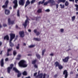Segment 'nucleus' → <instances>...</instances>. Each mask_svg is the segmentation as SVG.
<instances>
[{"mask_svg":"<svg viewBox=\"0 0 78 78\" xmlns=\"http://www.w3.org/2000/svg\"><path fill=\"white\" fill-rule=\"evenodd\" d=\"M9 56V53L7 52V56Z\"/></svg>","mask_w":78,"mask_h":78,"instance_id":"52","label":"nucleus"},{"mask_svg":"<svg viewBox=\"0 0 78 78\" xmlns=\"http://www.w3.org/2000/svg\"><path fill=\"white\" fill-rule=\"evenodd\" d=\"M20 45L19 44H18V46H16V49H17V50H19V46H20Z\"/></svg>","mask_w":78,"mask_h":78,"instance_id":"39","label":"nucleus"},{"mask_svg":"<svg viewBox=\"0 0 78 78\" xmlns=\"http://www.w3.org/2000/svg\"><path fill=\"white\" fill-rule=\"evenodd\" d=\"M37 73H34V76H36V75H37Z\"/></svg>","mask_w":78,"mask_h":78,"instance_id":"48","label":"nucleus"},{"mask_svg":"<svg viewBox=\"0 0 78 78\" xmlns=\"http://www.w3.org/2000/svg\"><path fill=\"white\" fill-rule=\"evenodd\" d=\"M23 75H24L25 76H27V72L26 71H24L23 73Z\"/></svg>","mask_w":78,"mask_h":78,"instance_id":"28","label":"nucleus"},{"mask_svg":"<svg viewBox=\"0 0 78 78\" xmlns=\"http://www.w3.org/2000/svg\"><path fill=\"white\" fill-rule=\"evenodd\" d=\"M60 31L61 33H62V32H64V29H60Z\"/></svg>","mask_w":78,"mask_h":78,"instance_id":"46","label":"nucleus"},{"mask_svg":"<svg viewBox=\"0 0 78 78\" xmlns=\"http://www.w3.org/2000/svg\"><path fill=\"white\" fill-rule=\"evenodd\" d=\"M77 2H78V0H75L76 3H77Z\"/></svg>","mask_w":78,"mask_h":78,"instance_id":"56","label":"nucleus"},{"mask_svg":"<svg viewBox=\"0 0 78 78\" xmlns=\"http://www.w3.org/2000/svg\"><path fill=\"white\" fill-rule=\"evenodd\" d=\"M34 33L36 34V36H39L40 34V32L37 31V29H35L34 30Z\"/></svg>","mask_w":78,"mask_h":78,"instance_id":"13","label":"nucleus"},{"mask_svg":"<svg viewBox=\"0 0 78 78\" xmlns=\"http://www.w3.org/2000/svg\"><path fill=\"white\" fill-rule=\"evenodd\" d=\"M9 9H12V7L11 6H10L9 7Z\"/></svg>","mask_w":78,"mask_h":78,"instance_id":"60","label":"nucleus"},{"mask_svg":"<svg viewBox=\"0 0 78 78\" xmlns=\"http://www.w3.org/2000/svg\"><path fill=\"white\" fill-rule=\"evenodd\" d=\"M25 61L23 60H21L19 63V65L20 67H27L28 66V64H25Z\"/></svg>","mask_w":78,"mask_h":78,"instance_id":"1","label":"nucleus"},{"mask_svg":"<svg viewBox=\"0 0 78 78\" xmlns=\"http://www.w3.org/2000/svg\"><path fill=\"white\" fill-rule=\"evenodd\" d=\"M46 51V50L44 49L42 51V56H44V52Z\"/></svg>","mask_w":78,"mask_h":78,"instance_id":"31","label":"nucleus"},{"mask_svg":"<svg viewBox=\"0 0 78 78\" xmlns=\"http://www.w3.org/2000/svg\"><path fill=\"white\" fill-rule=\"evenodd\" d=\"M69 2L68 1H66L65 3V5L66 6H67L69 5Z\"/></svg>","mask_w":78,"mask_h":78,"instance_id":"33","label":"nucleus"},{"mask_svg":"<svg viewBox=\"0 0 78 78\" xmlns=\"http://www.w3.org/2000/svg\"><path fill=\"white\" fill-rule=\"evenodd\" d=\"M26 17L27 18V19L25 20L24 23L23 24V25L25 28L27 27V23H29V21H28V20H30V19L28 18V17L27 16H26Z\"/></svg>","mask_w":78,"mask_h":78,"instance_id":"2","label":"nucleus"},{"mask_svg":"<svg viewBox=\"0 0 78 78\" xmlns=\"http://www.w3.org/2000/svg\"><path fill=\"white\" fill-rule=\"evenodd\" d=\"M19 34L21 37H23L25 36V32L24 31H20L19 32Z\"/></svg>","mask_w":78,"mask_h":78,"instance_id":"7","label":"nucleus"},{"mask_svg":"<svg viewBox=\"0 0 78 78\" xmlns=\"http://www.w3.org/2000/svg\"><path fill=\"white\" fill-rule=\"evenodd\" d=\"M75 6L76 7V11H78V5H75Z\"/></svg>","mask_w":78,"mask_h":78,"instance_id":"30","label":"nucleus"},{"mask_svg":"<svg viewBox=\"0 0 78 78\" xmlns=\"http://www.w3.org/2000/svg\"><path fill=\"white\" fill-rule=\"evenodd\" d=\"M25 3V0H20V1H19V4L20 5H22L23 6Z\"/></svg>","mask_w":78,"mask_h":78,"instance_id":"11","label":"nucleus"},{"mask_svg":"<svg viewBox=\"0 0 78 78\" xmlns=\"http://www.w3.org/2000/svg\"><path fill=\"white\" fill-rule=\"evenodd\" d=\"M20 58H21V55L19 54L17 55V58H16V59L17 60H20Z\"/></svg>","mask_w":78,"mask_h":78,"instance_id":"22","label":"nucleus"},{"mask_svg":"<svg viewBox=\"0 0 78 78\" xmlns=\"http://www.w3.org/2000/svg\"><path fill=\"white\" fill-rule=\"evenodd\" d=\"M9 4V1H8V0L6 1L5 2V5H4L2 6V8L4 9H5V8H8V5Z\"/></svg>","mask_w":78,"mask_h":78,"instance_id":"4","label":"nucleus"},{"mask_svg":"<svg viewBox=\"0 0 78 78\" xmlns=\"http://www.w3.org/2000/svg\"><path fill=\"white\" fill-rule=\"evenodd\" d=\"M13 70H14L15 72H16V73H18L17 75V77L18 78H19L20 77V76H21L22 75V74H21V73H20V72L17 69V68L16 67H14L13 68Z\"/></svg>","mask_w":78,"mask_h":78,"instance_id":"3","label":"nucleus"},{"mask_svg":"<svg viewBox=\"0 0 78 78\" xmlns=\"http://www.w3.org/2000/svg\"><path fill=\"white\" fill-rule=\"evenodd\" d=\"M1 67H3V66H4V60L3 59H2L1 61Z\"/></svg>","mask_w":78,"mask_h":78,"instance_id":"17","label":"nucleus"},{"mask_svg":"<svg viewBox=\"0 0 78 78\" xmlns=\"http://www.w3.org/2000/svg\"><path fill=\"white\" fill-rule=\"evenodd\" d=\"M0 28H2V24H0Z\"/></svg>","mask_w":78,"mask_h":78,"instance_id":"62","label":"nucleus"},{"mask_svg":"<svg viewBox=\"0 0 78 78\" xmlns=\"http://www.w3.org/2000/svg\"><path fill=\"white\" fill-rule=\"evenodd\" d=\"M2 45V42H0V46H1Z\"/></svg>","mask_w":78,"mask_h":78,"instance_id":"58","label":"nucleus"},{"mask_svg":"<svg viewBox=\"0 0 78 78\" xmlns=\"http://www.w3.org/2000/svg\"><path fill=\"white\" fill-rule=\"evenodd\" d=\"M70 58L69 57V56H68L66 57L64 59H62L63 62H68V61H69V58Z\"/></svg>","mask_w":78,"mask_h":78,"instance_id":"9","label":"nucleus"},{"mask_svg":"<svg viewBox=\"0 0 78 78\" xmlns=\"http://www.w3.org/2000/svg\"><path fill=\"white\" fill-rule=\"evenodd\" d=\"M35 47V45H31L29 46V48H33V47Z\"/></svg>","mask_w":78,"mask_h":78,"instance_id":"36","label":"nucleus"},{"mask_svg":"<svg viewBox=\"0 0 78 78\" xmlns=\"http://www.w3.org/2000/svg\"><path fill=\"white\" fill-rule=\"evenodd\" d=\"M50 56H53L54 55V54H53V53H51V54H50Z\"/></svg>","mask_w":78,"mask_h":78,"instance_id":"53","label":"nucleus"},{"mask_svg":"<svg viewBox=\"0 0 78 78\" xmlns=\"http://www.w3.org/2000/svg\"><path fill=\"white\" fill-rule=\"evenodd\" d=\"M57 3L58 4H59V3H65V1H63V0H58V1L57 2Z\"/></svg>","mask_w":78,"mask_h":78,"instance_id":"19","label":"nucleus"},{"mask_svg":"<svg viewBox=\"0 0 78 78\" xmlns=\"http://www.w3.org/2000/svg\"><path fill=\"white\" fill-rule=\"evenodd\" d=\"M75 16H72L71 18L72 20L73 21H74V20H75Z\"/></svg>","mask_w":78,"mask_h":78,"instance_id":"29","label":"nucleus"},{"mask_svg":"<svg viewBox=\"0 0 78 78\" xmlns=\"http://www.w3.org/2000/svg\"><path fill=\"white\" fill-rule=\"evenodd\" d=\"M69 2H74L75 0H69Z\"/></svg>","mask_w":78,"mask_h":78,"instance_id":"51","label":"nucleus"},{"mask_svg":"<svg viewBox=\"0 0 78 78\" xmlns=\"http://www.w3.org/2000/svg\"><path fill=\"white\" fill-rule=\"evenodd\" d=\"M12 41H10V40H9V44H10V46L11 47H13L14 46V44L12 43V42H11Z\"/></svg>","mask_w":78,"mask_h":78,"instance_id":"21","label":"nucleus"},{"mask_svg":"<svg viewBox=\"0 0 78 78\" xmlns=\"http://www.w3.org/2000/svg\"><path fill=\"white\" fill-rule=\"evenodd\" d=\"M55 67H58L59 65V62H55Z\"/></svg>","mask_w":78,"mask_h":78,"instance_id":"24","label":"nucleus"},{"mask_svg":"<svg viewBox=\"0 0 78 78\" xmlns=\"http://www.w3.org/2000/svg\"><path fill=\"white\" fill-rule=\"evenodd\" d=\"M5 13L6 15H9L10 13V11L9 10L7 9L5 10Z\"/></svg>","mask_w":78,"mask_h":78,"instance_id":"16","label":"nucleus"},{"mask_svg":"<svg viewBox=\"0 0 78 78\" xmlns=\"http://www.w3.org/2000/svg\"><path fill=\"white\" fill-rule=\"evenodd\" d=\"M10 67H9L7 68V72L8 73H10L11 70L12 69V67H14V65L13 64H11L10 65Z\"/></svg>","mask_w":78,"mask_h":78,"instance_id":"5","label":"nucleus"},{"mask_svg":"<svg viewBox=\"0 0 78 78\" xmlns=\"http://www.w3.org/2000/svg\"><path fill=\"white\" fill-rule=\"evenodd\" d=\"M36 62H37V59H35V60H34L32 61V64H36Z\"/></svg>","mask_w":78,"mask_h":78,"instance_id":"23","label":"nucleus"},{"mask_svg":"<svg viewBox=\"0 0 78 78\" xmlns=\"http://www.w3.org/2000/svg\"><path fill=\"white\" fill-rule=\"evenodd\" d=\"M35 1H36V0H32V1H31V4H33V3H34L35 2Z\"/></svg>","mask_w":78,"mask_h":78,"instance_id":"41","label":"nucleus"},{"mask_svg":"<svg viewBox=\"0 0 78 78\" xmlns=\"http://www.w3.org/2000/svg\"><path fill=\"white\" fill-rule=\"evenodd\" d=\"M26 78H31V77L30 76H29L28 77H26Z\"/></svg>","mask_w":78,"mask_h":78,"instance_id":"63","label":"nucleus"},{"mask_svg":"<svg viewBox=\"0 0 78 78\" xmlns=\"http://www.w3.org/2000/svg\"><path fill=\"white\" fill-rule=\"evenodd\" d=\"M13 3L14 4H17V0H14L13 2Z\"/></svg>","mask_w":78,"mask_h":78,"instance_id":"35","label":"nucleus"},{"mask_svg":"<svg viewBox=\"0 0 78 78\" xmlns=\"http://www.w3.org/2000/svg\"><path fill=\"white\" fill-rule=\"evenodd\" d=\"M30 4V1L29 0H27L26 2V4L25 6V8H26L28 5H29Z\"/></svg>","mask_w":78,"mask_h":78,"instance_id":"14","label":"nucleus"},{"mask_svg":"<svg viewBox=\"0 0 78 78\" xmlns=\"http://www.w3.org/2000/svg\"><path fill=\"white\" fill-rule=\"evenodd\" d=\"M50 9H47L45 10V12H50Z\"/></svg>","mask_w":78,"mask_h":78,"instance_id":"50","label":"nucleus"},{"mask_svg":"<svg viewBox=\"0 0 78 78\" xmlns=\"http://www.w3.org/2000/svg\"><path fill=\"white\" fill-rule=\"evenodd\" d=\"M56 9H58V7H59V5L58 4H56Z\"/></svg>","mask_w":78,"mask_h":78,"instance_id":"47","label":"nucleus"},{"mask_svg":"<svg viewBox=\"0 0 78 78\" xmlns=\"http://www.w3.org/2000/svg\"><path fill=\"white\" fill-rule=\"evenodd\" d=\"M41 19V17H36L35 18H36V21H37V20H38V19L39 18Z\"/></svg>","mask_w":78,"mask_h":78,"instance_id":"43","label":"nucleus"},{"mask_svg":"<svg viewBox=\"0 0 78 78\" xmlns=\"http://www.w3.org/2000/svg\"><path fill=\"white\" fill-rule=\"evenodd\" d=\"M17 7V4H15V5L13 6L14 8H16Z\"/></svg>","mask_w":78,"mask_h":78,"instance_id":"40","label":"nucleus"},{"mask_svg":"<svg viewBox=\"0 0 78 78\" xmlns=\"http://www.w3.org/2000/svg\"><path fill=\"white\" fill-rule=\"evenodd\" d=\"M13 55L14 56H16V55H17V52H16V51L15 50L13 51Z\"/></svg>","mask_w":78,"mask_h":78,"instance_id":"32","label":"nucleus"},{"mask_svg":"<svg viewBox=\"0 0 78 78\" xmlns=\"http://www.w3.org/2000/svg\"><path fill=\"white\" fill-rule=\"evenodd\" d=\"M3 25L4 27H6L7 26V24H6L5 23L3 24Z\"/></svg>","mask_w":78,"mask_h":78,"instance_id":"44","label":"nucleus"},{"mask_svg":"<svg viewBox=\"0 0 78 78\" xmlns=\"http://www.w3.org/2000/svg\"><path fill=\"white\" fill-rule=\"evenodd\" d=\"M12 48L8 49H7V52L9 53V52H10V51H12Z\"/></svg>","mask_w":78,"mask_h":78,"instance_id":"34","label":"nucleus"},{"mask_svg":"<svg viewBox=\"0 0 78 78\" xmlns=\"http://www.w3.org/2000/svg\"><path fill=\"white\" fill-rule=\"evenodd\" d=\"M34 67H35V68H36L37 69V68H38L37 65L36 64H34Z\"/></svg>","mask_w":78,"mask_h":78,"instance_id":"42","label":"nucleus"},{"mask_svg":"<svg viewBox=\"0 0 78 78\" xmlns=\"http://www.w3.org/2000/svg\"><path fill=\"white\" fill-rule=\"evenodd\" d=\"M37 12L38 13H41L42 12V9H39L37 11Z\"/></svg>","mask_w":78,"mask_h":78,"instance_id":"27","label":"nucleus"},{"mask_svg":"<svg viewBox=\"0 0 78 78\" xmlns=\"http://www.w3.org/2000/svg\"><path fill=\"white\" fill-rule=\"evenodd\" d=\"M5 61H8V58H6L5 59Z\"/></svg>","mask_w":78,"mask_h":78,"instance_id":"54","label":"nucleus"},{"mask_svg":"<svg viewBox=\"0 0 78 78\" xmlns=\"http://www.w3.org/2000/svg\"><path fill=\"white\" fill-rule=\"evenodd\" d=\"M45 0H43V1L42 2L40 1L38 2V5H40L41 4V5H42L43 4H44V3H45Z\"/></svg>","mask_w":78,"mask_h":78,"instance_id":"18","label":"nucleus"},{"mask_svg":"<svg viewBox=\"0 0 78 78\" xmlns=\"http://www.w3.org/2000/svg\"><path fill=\"white\" fill-rule=\"evenodd\" d=\"M8 22L9 24V25H11V24H14V21H11V19L10 18H9L8 19Z\"/></svg>","mask_w":78,"mask_h":78,"instance_id":"12","label":"nucleus"},{"mask_svg":"<svg viewBox=\"0 0 78 78\" xmlns=\"http://www.w3.org/2000/svg\"><path fill=\"white\" fill-rule=\"evenodd\" d=\"M32 55L31 54H28V56H31Z\"/></svg>","mask_w":78,"mask_h":78,"instance_id":"64","label":"nucleus"},{"mask_svg":"<svg viewBox=\"0 0 78 78\" xmlns=\"http://www.w3.org/2000/svg\"><path fill=\"white\" fill-rule=\"evenodd\" d=\"M18 38V35H17L16 36L15 38V40H14V42H15V41H16V40Z\"/></svg>","mask_w":78,"mask_h":78,"instance_id":"38","label":"nucleus"},{"mask_svg":"<svg viewBox=\"0 0 78 78\" xmlns=\"http://www.w3.org/2000/svg\"><path fill=\"white\" fill-rule=\"evenodd\" d=\"M28 31L29 32H31V30L30 29H29L28 30Z\"/></svg>","mask_w":78,"mask_h":78,"instance_id":"55","label":"nucleus"},{"mask_svg":"<svg viewBox=\"0 0 78 78\" xmlns=\"http://www.w3.org/2000/svg\"><path fill=\"white\" fill-rule=\"evenodd\" d=\"M4 40H7V41H9V38L8 35H6L4 37Z\"/></svg>","mask_w":78,"mask_h":78,"instance_id":"15","label":"nucleus"},{"mask_svg":"<svg viewBox=\"0 0 78 78\" xmlns=\"http://www.w3.org/2000/svg\"><path fill=\"white\" fill-rule=\"evenodd\" d=\"M55 3V1H52L51 0H49L48 2H46L45 3H44V5L46 6V5H48V3Z\"/></svg>","mask_w":78,"mask_h":78,"instance_id":"6","label":"nucleus"},{"mask_svg":"<svg viewBox=\"0 0 78 78\" xmlns=\"http://www.w3.org/2000/svg\"><path fill=\"white\" fill-rule=\"evenodd\" d=\"M63 75H65V78H67L68 77V72L67 70H65L63 72Z\"/></svg>","mask_w":78,"mask_h":78,"instance_id":"10","label":"nucleus"},{"mask_svg":"<svg viewBox=\"0 0 78 78\" xmlns=\"http://www.w3.org/2000/svg\"><path fill=\"white\" fill-rule=\"evenodd\" d=\"M36 56L38 59H41V55L38 54H36Z\"/></svg>","mask_w":78,"mask_h":78,"instance_id":"25","label":"nucleus"},{"mask_svg":"<svg viewBox=\"0 0 78 78\" xmlns=\"http://www.w3.org/2000/svg\"><path fill=\"white\" fill-rule=\"evenodd\" d=\"M10 41H12L13 39L15 38L16 35L15 34L11 33L10 34Z\"/></svg>","mask_w":78,"mask_h":78,"instance_id":"8","label":"nucleus"},{"mask_svg":"<svg viewBox=\"0 0 78 78\" xmlns=\"http://www.w3.org/2000/svg\"><path fill=\"white\" fill-rule=\"evenodd\" d=\"M16 28H18V26L17 25H16Z\"/></svg>","mask_w":78,"mask_h":78,"instance_id":"61","label":"nucleus"},{"mask_svg":"<svg viewBox=\"0 0 78 78\" xmlns=\"http://www.w3.org/2000/svg\"><path fill=\"white\" fill-rule=\"evenodd\" d=\"M58 67L59 69L60 70H61L62 69H63V66L62 65H61L60 64Z\"/></svg>","mask_w":78,"mask_h":78,"instance_id":"26","label":"nucleus"},{"mask_svg":"<svg viewBox=\"0 0 78 78\" xmlns=\"http://www.w3.org/2000/svg\"><path fill=\"white\" fill-rule=\"evenodd\" d=\"M33 40L36 41H41V39L38 38H34Z\"/></svg>","mask_w":78,"mask_h":78,"instance_id":"20","label":"nucleus"},{"mask_svg":"<svg viewBox=\"0 0 78 78\" xmlns=\"http://www.w3.org/2000/svg\"><path fill=\"white\" fill-rule=\"evenodd\" d=\"M2 52H3V51H1V53H0V55H2Z\"/></svg>","mask_w":78,"mask_h":78,"instance_id":"57","label":"nucleus"},{"mask_svg":"<svg viewBox=\"0 0 78 78\" xmlns=\"http://www.w3.org/2000/svg\"><path fill=\"white\" fill-rule=\"evenodd\" d=\"M17 16L18 17H20V13H19V10H18V11H17Z\"/></svg>","mask_w":78,"mask_h":78,"instance_id":"37","label":"nucleus"},{"mask_svg":"<svg viewBox=\"0 0 78 78\" xmlns=\"http://www.w3.org/2000/svg\"><path fill=\"white\" fill-rule=\"evenodd\" d=\"M23 45H24V46H25V45H26V43H23Z\"/></svg>","mask_w":78,"mask_h":78,"instance_id":"59","label":"nucleus"},{"mask_svg":"<svg viewBox=\"0 0 78 78\" xmlns=\"http://www.w3.org/2000/svg\"><path fill=\"white\" fill-rule=\"evenodd\" d=\"M65 7V6L64 5H62L61 7V8H62V9H63V8H64V7Z\"/></svg>","mask_w":78,"mask_h":78,"instance_id":"45","label":"nucleus"},{"mask_svg":"<svg viewBox=\"0 0 78 78\" xmlns=\"http://www.w3.org/2000/svg\"><path fill=\"white\" fill-rule=\"evenodd\" d=\"M54 76L55 78H57L58 77V74H55Z\"/></svg>","mask_w":78,"mask_h":78,"instance_id":"49","label":"nucleus"}]
</instances>
